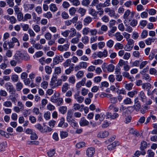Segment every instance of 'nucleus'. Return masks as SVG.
I'll list each match as a JSON object with an SVG mask.
<instances>
[{
	"label": "nucleus",
	"instance_id": "f257e3e1",
	"mask_svg": "<svg viewBox=\"0 0 157 157\" xmlns=\"http://www.w3.org/2000/svg\"><path fill=\"white\" fill-rule=\"evenodd\" d=\"M5 86L7 91L11 94H14V96L18 97V95L16 93V90L14 89L13 85L10 82H7L5 83Z\"/></svg>",
	"mask_w": 157,
	"mask_h": 157
},
{
	"label": "nucleus",
	"instance_id": "f03ea898",
	"mask_svg": "<svg viewBox=\"0 0 157 157\" xmlns=\"http://www.w3.org/2000/svg\"><path fill=\"white\" fill-rule=\"evenodd\" d=\"M62 83L60 79H57L56 77L53 76L52 77L51 81V84L53 88H56L61 86Z\"/></svg>",
	"mask_w": 157,
	"mask_h": 157
},
{
	"label": "nucleus",
	"instance_id": "7ed1b4c3",
	"mask_svg": "<svg viewBox=\"0 0 157 157\" xmlns=\"http://www.w3.org/2000/svg\"><path fill=\"white\" fill-rule=\"evenodd\" d=\"M118 64L120 67L123 66L124 70L125 71H128L130 69V67L128 65L127 61H125L123 59H121L119 60Z\"/></svg>",
	"mask_w": 157,
	"mask_h": 157
},
{
	"label": "nucleus",
	"instance_id": "20e7f679",
	"mask_svg": "<svg viewBox=\"0 0 157 157\" xmlns=\"http://www.w3.org/2000/svg\"><path fill=\"white\" fill-rule=\"evenodd\" d=\"M155 112H154L153 110L151 111L150 113V116L147 118L145 124H146L149 122L151 120V118H152V119L154 121H155L156 120L157 118L155 115Z\"/></svg>",
	"mask_w": 157,
	"mask_h": 157
},
{
	"label": "nucleus",
	"instance_id": "39448f33",
	"mask_svg": "<svg viewBox=\"0 0 157 157\" xmlns=\"http://www.w3.org/2000/svg\"><path fill=\"white\" fill-rule=\"evenodd\" d=\"M63 60L64 59L62 55H56L53 59V64L54 65L58 64L59 63L62 62Z\"/></svg>",
	"mask_w": 157,
	"mask_h": 157
},
{
	"label": "nucleus",
	"instance_id": "423d86ee",
	"mask_svg": "<svg viewBox=\"0 0 157 157\" xmlns=\"http://www.w3.org/2000/svg\"><path fill=\"white\" fill-rule=\"evenodd\" d=\"M104 11L110 17H114L116 16L115 11L113 9L110 7H106L104 9Z\"/></svg>",
	"mask_w": 157,
	"mask_h": 157
},
{
	"label": "nucleus",
	"instance_id": "0eeeda50",
	"mask_svg": "<svg viewBox=\"0 0 157 157\" xmlns=\"http://www.w3.org/2000/svg\"><path fill=\"white\" fill-rule=\"evenodd\" d=\"M4 18L6 20L10 21V22L12 24H15L17 21L16 18L13 16H10L7 15L5 16Z\"/></svg>",
	"mask_w": 157,
	"mask_h": 157
},
{
	"label": "nucleus",
	"instance_id": "6e6552de",
	"mask_svg": "<svg viewBox=\"0 0 157 157\" xmlns=\"http://www.w3.org/2000/svg\"><path fill=\"white\" fill-rule=\"evenodd\" d=\"M75 99L78 102L82 103L84 100V97L82 96H80L79 92L77 93L74 95Z\"/></svg>",
	"mask_w": 157,
	"mask_h": 157
},
{
	"label": "nucleus",
	"instance_id": "1a4fd4ad",
	"mask_svg": "<svg viewBox=\"0 0 157 157\" xmlns=\"http://www.w3.org/2000/svg\"><path fill=\"white\" fill-rule=\"evenodd\" d=\"M76 37L73 38L71 40V42L73 44H77L79 41V38L81 36V34L79 32H77Z\"/></svg>",
	"mask_w": 157,
	"mask_h": 157
},
{
	"label": "nucleus",
	"instance_id": "9d476101",
	"mask_svg": "<svg viewBox=\"0 0 157 157\" xmlns=\"http://www.w3.org/2000/svg\"><path fill=\"white\" fill-rule=\"evenodd\" d=\"M106 116L108 118H110L111 119H114L119 116L118 114L117 113H111L107 112L106 113Z\"/></svg>",
	"mask_w": 157,
	"mask_h": 157
},
{
	"label": "nucleus",
	"instance_id": "9b49d317",
	"mask_svg": "<svg viewBox=\"0 0 157 157\" xmlns=\"http://www.w3.org/2000/svg\"><path fill=\"white\" fill-rule=\"evenodd\" d=\"M109 135V133L107 131H101L97 134V137L101 138H104L107 137Z\"/></svg>",
	"mask_w": 157,
	"mask_h": 157
},
{
	"label": "nucleus",
	"instance_id": "f8f14e48",
	"mask_svg": "<svg viewBox=\"0 0 157 157\" xmlns=\"http://www.w3.org/2000/svg\"><path fill=\"white\" fill-rule=\"evenodd\" d=\"M120 143L118 141H115L107 146L108 150L111 151L114 149L117 145H119Z\"/></svg>",
	"mask_w": 157,
	"mask_h": 157
},
{
	"label": "nucleus",
	"instance_id": "ddd939ff",
	"mask_svg": "<svg viewBox=\"0 0 157 157\" xmlns=\"http://www.w3.org/2000/svg\"><path fill=\"white\" fill-rule=\"evenodd\" d=\"M95 151V149L93 147L88 148L86 150V155L89 157H92Z\"/></svg>",
	"mask_w": 157,
	"mask_h": 157
},
{
	"label": "nucleus",
	"instance_id": "4468645a",
	"mask_svg": "<svg viewBox=\"0 0 157 157\" xmlns=\"http://www.w3.org/2000/svg\"><path fill=\"white\" fill-rule=\"evenodd\" d=\"M68 124L65 122V119L63 117H62L60 118V121L59 122L58 126L59 127H67L68 126Z\"/></svg>",
	"mask_w": 157,
	"mask_h": 157
},
{
	"label": "nucleus",
	"instance_id": "2eb2a0df",
	"mask_svg": "<svg viewBox=\"0 0 157 157\" xmlns=\"http://www.w3.org/2000/svg\"><path fill=\"white\" fill-rule=\"evenodd\" d=\"M108 29L107 26L105 25H103L101 27L100 30H99L98 32V34L99 35L103 34L104 32H106Z\"/></svg>",
	"mask_w": 157,
	"mask_h": 157
},
{
	"label": "nucleus",
	"instance_id": "dca6fc26",
	"mask_svg": "<svg viewBox=\"0 0 157 157\" xmlns=\"http://www.w3.org/2000/svg\"><path fill=\"white\" fill-rule=\"evenodd\" d=\"M73 115V112L71 110H69L68 111L66 117V120L67 122H69L72 120H74L72 119Z\"/></svg>",
	"mask_w": 157,
	"mask_h": 157
},
{
	"label": "nucleus",
	"instance_id": "f3484780",
	"mask_svg": "<svg viewBox=\"0 0 157 157\" xmlns=\"http://www.w3.org/2000/svg\"><path fill=\"white\" fill-rule=\"evenodd\" d=\"M69 32L70 33L69 37L70 38L73 37L77 35V31L74 28H71L70 30H69Z\"/></svg>",
	"mask_w": 157,
	"mask_h": 157
},
{
	"label": "nucleus",
	"instance_id": "a211bd4d",
	"mask_svg": "<svg viewBox=\"0 0 157 157\" xmlns=\"http://www.w3.org/2000/svg\"><path fill=\"white\" fill-rule=\"evenodd\" d=\"M23 56V54L22 53L19 52L15 55L14 59L17 62H19L22 59Z\"/></svg>",
	"mask_w": 157,
	"mask_h": 157
},
{
	"label": "nucleus",
	"instance_id": "6ab92c4d",
	"mask_svg": "<svg viewBox=\"0 0 157 157\" xmlns=\"http://www.w3.org/2000/svg\"><path fill=\"white\" fill-rule=\"evenodd\" d=\"M52 130V129L47 126H44V127H43L41 131V133H47L51 132Z\"/></svg>",
	"mask_w": 157,
	"mask_h": 157
},
{
	"label": "nucleus",
	"instance_id": "aec40b11",
	"mask_svg": "<svg viewBox=\"0 0 157 157\" xmlns=\"http://www.w3.org/2000/svg\"><path fill=\"white\" fill-rule=\"evenodd\" d=\"M89 122L84 117L82 118L79 121V124L81 126H84L88 125Z\"/></svg>",
	"mask_w": 157,
	"mask_h": 157
},
{
	"label": "nucleus",
	"instance_id": "412c9836",
	"mask_svg": "<svg viewBox=\"0 0 157 157\" xmlns=\"http://www.w3.org/2000/svg\"><path fill=\"white\" fill-rule=\"evenodd\" d=\"M142 78L143 80H145L147 82H150L151 78L148 74L146 73H142Z\"/></svg>",
	"mask_w": 157,
	"mask_h": 157
},
{
	"label": "nucleus",
	"instance_id": "4be33fe9",
	"mask_svg": "<svg viewBox=\"0 0 157 157\" xmlns=\"http://www.w3.org/2000/svg\"><path fill=\"white\" fill-rule=\"evenodd\" d=\"M35 5L33 3L30 4H27L24 6L25 9L27 10H32L35 7Z\"/></svg>",
	"mask_w": 157,
	"mask_h": 157
},
{
	"label": "nucleus",
	"instance_id": "5701e85b",
	"mask_svg": "<svg viewBox=\"0 0 157 157\" xmlns=\"http://www.w3.org/2000/svg\"><path fill=\"white\" fill-rule=\"evenodd\" d=\"M142 88L143 89L149 91L151 88V85L149 83H144L142 84Z\"/></svg>",
	"mask_w": 157,
	"mask_h": 157
},
{
	"label": "nucleus",
	"instance_id": "b1692460",
	"mask_svg": "<svg viewBox=\"0 0 157 157\" xmlns=\"http://www.w3.org/2000/svg\"><path fill=\"white\" fill-rule=\"evenodd\" d=\"M92 21V18L90 16H88L85 18L83 21L84 25L86 26L89 24Z\"/></svg>",
	"mask_w": 157,
	"mask_h": 157
},
{
	"label": "nucleus",
	"instance_id": "393cba45",
	"mask_svg": "<svg viewBox=\"0 0 157 157\" xmlns=\"http://www.w3.org/2000/svg\"><path fill=\"white\" fill-rule=\"evenodd\" d=\"M89 13L94 17V19H97L98 17V15L96 11L93 9H91L89 11Z\"/></svg>",
	"mask_w": 157,
	"mask_h": 157
},
{
	"label": "nucleus",
	"instance_id": "a878e982",
	"mask_svg": "<svg viewBox=\"0 0 157 157\" xmlns=\"http://www.w3.org/2000/svg\"><path fill=\"white\" fill-rule=\"evenodd\" d=\"M139 96L143 102H144L146 101V97L144 92L143 91H141L140 92Z\"/></svg>",
	"mask_w": 157,
	"mask_h": 157
},
{
	"label": "nucleus",
	"instance_id": "bb28decb",
	"mask_svg": "<svg viewBox=\"0 0 157 157\" xmlns=\"http://www.w3.org/2000/svg\"><path fill=\"white\" fill-rule=\"evenodd\" d=\"M131 12L129 10H127L125 12L124 14L123 17L124 19H125L124 21V23H125V21H127L128 20L129 21H130V20H129L128 16L130 15Z\"/></svg>",
	"mask_w": 157,
	"mask_h": 157
},
{
	"label": "nucleus",
	"instance_id": "cd10ccee",
	"mask_svg": "<svg viewBox=\"0 0 157 157\" xmlns=\"http://www.w3.org/2000/svg\"><path fill=\"white\" fill-rule=\"evenodd\" d=\"M74 64L72 63L71 65L68 68L65 70V72L66 75H68L70 74L71 72L74 71Z\"/></svg>",
	"mask_w": 157,
	"mask_h": 157
},
{
	"label": "nucleus",
	"instance_id": "c85d7f7f",
	"mask_svg": "<svg viewBox=\"0 0 157 157\" xmlns=\"http://www.w3.org/2000/svg\"><path fill=\"white\" fill-rule=\"evenodd\" d=\"M114 36L115 37L116 40L118 41H121L123 38V36L121 35V33L119 32L116 33Z\"/></svg>",
	"mask_w": 157,
	"mask_h": 157
},
{
	"label": "nucleus",
	"instance_id": "c756f323",
	"mask_svg": "<svg viewBox=\"0 0 157 157\" xmlns=\"http://www.w3.org/2000/svg\"><path fill=\"white\" fill-rule=\"evenodd\" d=\"M69 85L67 82L65 83L62 87V91L63 93H66L69 89Z\"/></svg>",
	"mask_w": 157,
	"mask_h": 157
},
{
	"label": "nucleus",
	"instance_id": "7c9ffc66",
	"mask_svg": "<svg viewBox=\"0 0 157 157\" xmlns=\"http://www.w3.org/2000/svg\"><path fill=\"white\" fill-rule=\"evenodd\" d=\"M122 75L123 76L127 78L128 79L130 80V81L132 82L134 80V78L133 77H132L131 76H130L129 74V73L126 72H124L122 73Z\"/></svg>",
	"mask_w": 157,
	"mask_h": 157
},
{
	"label": "nucleus",
	"instance_id": "2f4dec72",
	"mask_svg": "<svg viewBox=\"0 0 157 157\" xmlns=\"http://www.w3.org/2000/svg\"><path fill=\"white\" fill-rule=\"evenodd\" d=\"M49 9L52 12H55L58 10V8L55 4L52 3L49 5Z\"/></svg>",
	"mask_w": 157,
	"mask_h": 157
},
{
	"label": "nucleus",
	"instance_id": "473e14b6",
	"mask_svg": "<svg viewBox=\"0 0 157 157\" xmlns=\"http://www.w3.org/2000/svg\"><path fill=\"white\" fill-rule=\"evenodd\" d=\"M63 66L65 68L70 66L71 65V60L70 59H67L63 64Z\"/></svg>",
	"mask_w": 157,
	"mask_h": 157
},
{
	"label": "nucleus",
	"instance_id": "72a5a7b5",
	"mask_svg": "<svg viewBox=\"0 0 157 157\" xmlns=\"http://www.w3.org/2000/svg\"><path fill=\"white\" fill-rule=\"evenodd\" d=\"M114 48L116 50H121L124 48V45L122 44L117 43L114 46Z\"/></svg>",
	"mask_w": 157,
	"mask_h": 157
},
{
	"label": "nucleus",
	"instance_id": "f704fd0d",
	"mask_svg": "<svg viewBox=\"0 0 157 157\" xmlns=\"http://www.w3.org/2000/svg\"><path fill=\"white\" fill-rule=\"evenodd\" d=\"M32 16L34 21L38 22L40 20V17H38L36 14L35 12H32Z\"/></svg>",
	"mask_w": 157,
	"mask_h": 157
},
{
	"label": "nucleus",
	"instance_id": "c9c22d12",
	"mask_svg": "<svg viewBox=\"0 0 157 157\" xmlns=\"http://www.w3.org/2000/svg\"><path fill=\"white\" fill-rule=\"evenodd\" d=\"M68 123L75 129H77L78 127V123L74 119Z\"/></svg>",
	"mask_w": 157,
	"mask_h": 157
},
{
	"label": "nucleus",
	"instance_id": "e433bc0d",
	"mask_svg": "<svg viewBox=\"0 0 157 157\" xmlns=\"http://www.w3.org/2000/svg\"><path fill=\"white\" fill-rule=\"evenodd\" d=\"M123 115L125 116L124 121L125 123H128L131 121L132 117L130 116H127V114H124V113H123Z\"/></svg>",
	"mask_w": 157,
	"mask_h": 157
},
{
	"label": "nucleus",
	"instance_id": "4c0bfd02",
	"mask_svg": "<svg viewBox=\"0 0 157 157\" xmlns=\"http://www.w3.org/2000/svg\"><path fill=\"white\" fill-rule=\"evenodd\" d=\"M147 146V143L144 141H141L140 144V149L142 151H144L145 149Z\"/></svg>",
	"mask_w": 157,
	"mask_h": 157
},
{
	"label": "nucleus",
	"instance_id": "58836bf2",
	"mask_svg": "<svg viewBox=\"0 0 157 157\" xmlns=\"http://www.w3.org/2000/svg\"><path fill=\"white\" fill-rule=\"evenodd\" d=\"M17 14V18L18 21H22L24 22V15L22 13L20 12Z\"/></svg>",
	"mask_w": 157,
	"mask_h": 157
},
{
	"label": "nucleus",
	"instance_id": "ea45409f",
	"mask_svg": "<svg viewBox=\"0 0 157 157\" xmlns=\"http://www.w3.org/2000/svg\"><path fill=\"white\" fill-rule=\"evenodd\" d=\"M67 109V107L66 106H61L59 107V111L62 114H63L66 113Z\"/></svg>",
	"mask_w": 157,
	"mask_h": 157
},
{
	"label": "nucleus",
	"instance_id": "a19ab883",
	"mask_svg": "<svg viewBox=\"0 0 157 157\" xmlns=\"http://www.w3.org/2000/svg\"><path fill=\"white\" fill-rule=\"evenodd\" d=\"M155 38H149L145 40V43L147 45H151L152 42H154Z\"/></svg>",
	"mask_w": 157,
	"mask_h": 157
},
{
	"label": "nucleus",
	"instance_id": "79ce46f5",
	"mask_svg": "<svg viewBox=\"0 0 157 157\" xmlns=\"http://www.w3.org/2000/svg\"><path fill=\"white\" fill-rule=\"evenodd\" d=\"M117 28L116 26H113L112 27L111 29L108 31V34L110 36H112L113 33H114L116 31Z\"/></svg>",
	"mask_w": 157,
	"mask_h": 157
},
{
	"label": "nucleus",
	"instance_id": "37998d69",
	"mask_svg": "<svg viewBox=\"0 0 157 157\" xmlns=\"http://www.w3.org/2000/svg\"><path fill=\"white\" fill-rule=\"evenodd\" d=\"M18 78V76L15 74H14L11 76V79L13 82H17Z\"/></svg>",
	"mask_w": 157,
	"mask_h": 157
},
{
	"label": "nucleus",
	"instance_id": "c03bdc74",
	"mask_svg": "<svg viewBox=\"0 0 157 157\" xmlns=\"http://www.w3.org/2000/svg\"><path fill=\"white\" fill-rule=\"evenodd\" d=\"M57 95H58V94L56 93L51 98V101L52 102L54 103H56L57 100L58 99V98H57Z\"/></svg>",
	"mask_w": 157,
	"mask_h": 157
},
{
	"label": "nucleus",
	"instance_id": "a18cd8bd",
	"mask_svg": "<svg viewBox=\"0 0 157 157\" xmlns=\"http://www.w3.org/2000/svg\"><path fill=\"white\" fill-rule=\"evenodd\" d=\"M43 16V17L47 18L48 19L52 18V15L50 11L46 13H44Z\"/></svg>",
	"mask_w": 157,
	"mask_h": 157
},
{
	"label": "nucleus",
	"instance_id": "49530a36",
	"mask_svg": "<svg viewBox=\"0 0 157 157\" xmlns=\"http://www.w3.org/2000/svg\"><path fill=\"white\" fill-rule=\"evenodd\" d=\"M23 87V85L21 82H18L16 84V89L17 91H20Z\"/></svg>",
	"mask_w": 157,
	"mask_h": 157
},
{
	"label": "nucleus",
	"instance_id": "de8ad7c7",
	"mask_svg": "<svg viewBox=\"0 0 157 157\" xmlns=\"http://www.w3.org/2000/svg\"><path fill=\"white\" fill-rule=\"evenodd\" d=\"M101 68L103 71L105 72H109L108 66L106 64L104 63L101 66Z\"/></svg>",
	"mask_w": 157,
	"mask_h": 157
},
{
	"label": "nucleus",
	"instance_id": "09e8293b",
	"mask_svg": "<svg viewBox=\"0 0 157 157\" xmlns=\"http://www.w3.org/2000/svg\"><path fill=\"white\" fill-rule=\"evenodd\" d=\"M24 17V22L27 21L28 20L31 19L32 18L31 15L29 13L25 14Z\"/></svg>",
	"mask_w": 157,
	"mask_h": 157
},
{
	"label": "nucleus",
	"instance_id": "8fccbe9b",
	"mask_svg": "<svg viewBox=\"0 0 157 157\" xmlns=\"http://www.w3.org/2000/svg\"><path fill=\"white\" fill-rule=\"evenodd\" d=\"M84 72L83 71H79L76 74V76L78 79L80 78L83 77L84 75Z\"/></svg>",
	"mask_w": 157,
	"mask_h": 157
},
{
	"label": "nucleus",
	"instance_id": "3c124183",
	"mask_svg": "<svg viewBox=\"0 0 157 157\" xmlns=\"http://www.w3.org/2000/svg\"><path fill=\"white\" fill-rule=\"evenodd\" d=\"M123 102L125 105H129L132 103L131 99L128 97L126 98L124 100Z\"/></svg>",
	"mask_w": 157,
	"mask_h": 157
},
{
	"label": "nucleus",
	"instance_id": "603ef678",
	"mask_svg": "<svg viewBox=\"0 0 157 157\" xmlns=\"http://www.w3.org/2000/svg\"><path fill=\"white\" fill-rule=\"evenodd\" d=\"M86 9L80 7L78 10V12L81 14L82 16H83L86 13Z\"/></svg>",
	"mask_w": 157,
	"mask_h": 157
},
{
	"label": "nucleus",
	"instance_id": "864d4df0",
	"mask_svg": "<svg viewBox=\"0 0 157 157\" xmlns=\"http://www.w3.org/2000/svg\"><path fill=\"white\" fill-rule=\"evenodd\" d=\"M60 135L62 139H64L67 136L68 134L66 132L62 131L60 132Z\"/></svg>",
	"mask_w": 157,
	"mask_h": 157
},
{
	"label": "nucleus",
	"instance_id": "5fc2aeb1",
	"mask_svg": "<svg viewBox=\"0 0 157 157\" xmlns=\"http://www.w3.org/2000/svg\"><path fill=\"white\" fill-rule=\"evenodd\" d=\"M90 29L88 27L84 28L83 29L82 31V34L84 35H88L89 33H90Z\"/></svg>",
	"mask_w": 157,
	"mask_h": 157
},
{
	"label": "nucleus",
	"instance_id": "6e6d98bb",
	"mask_svg": "<svg viewBox=\"0 0 157 157\" xmlns=\"http://www.w3.org/2000/svg\"><path fill=\"white\" fill-rule=\"evenodd\" d=\"M43 54V52L42 51H38L37 52L35 53L34 57H35L36 58H38L42 56Z\"/></svg>",
	"mask_w": 157,
	"mask_h": 157
},
{
	"label": "nucleus",
	"instance_id": "4d7b16f0",
	"mask_svg": "<svg viewBox=\"0 0 157 157\" xmlns=\"http://www.w3.org/2000/svg\"><path fill=\"white\" fill-rule=\"evenodd\" d=\"M6 146V142H2L0 144V152L4 151Z\"/></svg>",
	"mask_w": 157,
	"mask_h": 157
},
{
	"label": "nucleus",
	"instance_id": "13d9d810",
	"mask_svg": "<svg viewBox=\"0 0 157 157\" xmlns=\"http://www.w3.org/2000/svg\"><path fill=\"white\" fill-rule=\"evenodd\" d=\"M44 37L47 40H50L52 38V35L49 32L46 33L44 35Z\"/></svg>",
	"mask_w": 157,
	"mask_h": 157
},
{
	"label": "nucleus",
	"instance_id": "bf43d9fd",
	"mask_svg": "<svg viewBox=\"0 0 157 157\" xmlns=\"http://www.w3.org/2000/svg\"><path fill=\"white\" fill-rule=\"evenodd\" d=\"M35 11L38 14H41L42 12V8L40 6H37L35 7Z\"/></svg>",
	"mask_w": 157,
	"mask_h": 157
},
{
	"label": "nucleus",
	"instance_id": "052dcab7",
	"mask_svg": "<svg viewBox=\"0 0 157 157\" xmlns=\"http://www.w3.org/2000/svg\"><path fill=\"white\" fill-rule=\"evenodd\" d=\"M103 63V61L100 59L95 60L93 61L92 63L94 65H97L101 64Z\"/></svg>",
	"mask_w": 157,
	"mask_h": 157
},
{
	"label": "nucleus",
	"instance_id": "680f3d73",
	"mask_svg": "<svg viewBox=\"0 0 157 157\" xmlns=\"http://www.w3.org/2000/svg\"><path fill=\"white\" fill-rule=\"evenodd\" d=\"M45 70L46 72L48 74H50L52 72V69L51 67L48 66L45 67Z\"/></svg>",
	"mask_w": 157,
	"mask_h": 157
},
{
	"label": "nucleus",
	"instance_id": "e2e57ef3",
	"mask_svg": "<svg viewBox=\"0 0 157 157\" xmlns=\"http://www.w3.org/2000/svg\"><path fill=\"white\" fill-rule=\"evenodd\" d=\"M133 46L129 45L127 44L124 46V49L125 51H131L133 48Z\"/></svg>",
	"mask_w": 157,
	"mask_h": 157
},
{
	"label": "nucleus",
	"instance_id": "0e129e2a",
	"mask_svg": "<svg viewBox=\"0 0 157 157\" xmlns=\"http://www.w3.org/2000/svg\"><path fill=\"white\" fill-rule=\"evenodd\" d=\"M32 112L33 113L37 115L39 114H41L40 113L39 109L36 107H34L33 109Z\"/></svg>",
	"mask_w": 157,
	"mask_h": 157
},
{
	"label": "nucleus",
	"instance_id": "69168bd1",
	"mask_svg": "<svg viewBox=\"0 0 157 157\" xmlns=\"http://www.w3.org/2000/svg\"><path fill=\"white\" fill-rule=\"evenodd\" d=\"M79 65L80 66V67L81 68L84 69L86 68L88 65L87 63L83 61H82L80 62L79 63Z\"/></svg>",
	"mask_w": 157,
	"mask_h": 157
},
{
	"label": "nucleus",
	"instance_id": "338daca9",
	"mask_svg": "<svg viewBox=\"0 0 157 157\" xmlns=\"http://www.w3.org/2000/svg\"><path fill=\"white\" fill-rule=\"evenodd\" d=\"M12 103L10 101H5L3 103V105L6 107H10L12 106Z\"/></svg>",
	"mask_w": 157,
	"mask_h": 157
},
{
	"label": "nucleus",
	"instance_id": "774afa93",
	"mask_svg": "<svg viewBox=\"0 0 157 157\" xmlns=\"http://www.w3.org/2000/svg\"><path fill=\"white\" fill-rule=\"evenodd\" d=\"M114 42L112 40H109L106 43L107 46L109 48L112 47L114 44Z\"/></svg>",
	"mask_w": 157,
	"mask_h": 157
}]
</instances>
